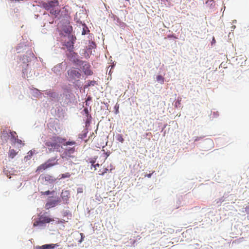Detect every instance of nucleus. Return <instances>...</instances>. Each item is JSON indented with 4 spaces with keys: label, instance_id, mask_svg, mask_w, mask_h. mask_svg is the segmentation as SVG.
Listing matches in <instances>:
<instances>
[{
    "label": "nucleus",
    "instance_id": "nucleus-21",
    "mask_svg": "<svg viewBox=\"0 0 249 249\" xmlns=\"http://www.w3.org/2000/svg\"><path fill=\"white\" fill-rule=\"evenodd\" d=\"M116 139L118 141L121 142V143H123L124 142V139L123 137V136L121 134H118L116 135Z\"/></svg>",
    "mask_w": 249,
    "mask_h": 249
},
{
    "label": "nucleus",
    "instance_id": "nucleus-29",
    "mask_svg": "<svg viewBox=\"0 0 249 249\" xmlns=\"http://www.w3.org/2000/svg\"><path fill=\"white\" fill-rule=\"evenodd\" d=\"M100 165L99 163L95 164L92 167H94L95 170L97 169V167H99Z\"/></svg>",
    "mask_w": 249,
    "mask_h": 249
},
{
    "label": "nucleus",
    "instance_id": "nucleus-32",
    "mask_svg": "<svg viewBox=\"0 0 249 249\" xmlns=\"http://www.w3.org/2000/svg\"><path fill=\"white\" fill-rule=\"evenodd\" d=\"M95 161L94 160H91L90 161V163H91V166H93L95 164Z\"/></svg>",
    "mask_w": 249,
    "mask_h": 249
},
{
    "label": "nucleus",
    "instance_id": "nucleus-10",
    "mask_svg": "<svg viewBox=\"0 0 249 249\" xmlns=\"http://www.w3.org/2000/svg\"><path fill=\"white\" fill-rule=\"evenodd\" d=\"M58 160H56V158H52L49 159L46 162L48 165H49V168L52 167L54 165H57Z\"/></svg>",
    "mask_w": 249,
    "mask_h": 249
},
{
    "label": "nucleus",
    "instance_id": "nucleus-5",
    "mask_svg": "<svg viewBox=\"0 0 249 249\" xmlns=\"http://www.w3.org/2000/svg\"><path fill=\"white\" fill-rule=\"evenodd\" d=\"M59 2L57 0H53L49 1L47 2H43L42 4V6L43 8L47 11H50L51 13V10L53 9V7H55V5H58Z\"/></svg>",
    "mask_w": 249,
    "mask_h": 249
},
{
    "label": "nucleus",
    "instance_id": "nucleus-30",
    "mask_svg": "<svg viewBox=\"0 0 249 249\" xmlns=\"http://www.w3.org/2000/svg\"><path fill=\"white\" fill-rule=\"evenodd\" d=\"M105 154V159H106L109 155V153H108L107 152V153H104Z\"/></svg>",
    "mask_w": 249,
    "mask_h": 249
},
{
    "label": "nucleus",
    "instance_id": "nucleus-12",
    "mask_svg": "<svg viewBox=\"0 0 249 249\" xmlns=\"http://www.w3.org/2000/svg\"><path fill=\"white\" fill-rule=\"evenodd\" d=\"M58 246L59 245L57 244H46L42 246L40 248L42 249H53Z\"/></svg>",
    "mask_w": 249,
    "mask_h": 249
},
{
    "label": "nucleus",
    "instance_id": "nucleus-36",
    "mask_svg": "<svg viewBox=\"0 0 249 249\" xmlns=\"http://www.w3.org/2000/svg\"><path fill=\"white\" fill-rule=\"evenodd\" d=\"M90 83H91V84H92V85H93V84H92V81H90Z\"/></svg>",
    "mask_w": 249,
    "mask_h": 249
},
{
    "label": "nucleus",
    "instance_id": "nucleus-38",
    "mask_svg": "<svg viewBox=\"0 0 249 249\" xmlns=\"http://www.w3.org/2000/svg\"><path fill=\"white\" fill-rule=\"evenodd\" d=\"M90 83H91V84H92V85H93V84H92V81H90Z\"/></svg>",
    "mask_w": 249,
    "mask_h": 249
},
{
    "label": "nucleus",
    "instance_id": "nucleus-18",
    "mask_svg": "<svg viewBox=\"0 0 249 249\" xmlns=\"http://www.w3.org/2000/svg\"><path fill=\"white\" fill-rule=\"evenodd\" d=\"M57 201L56 200H53L50 202H48L46 204V207L48 208L50 207H53L55 206V205L57 204Z\"/></svg>",
    "mask_w": 249,
    "mask_h": 249
},
{
    "label": "nucleus",
    "instance_id": "nucleus-22",
    "mask_svg": "<svg viewBox=\"0 0 249 249\" xmlns=\"http://www.w3.org/2000/svg\"><path fill=\"white\" fill-rule=\"evenodd\" d=\"M76 144V142L75 141H68L66 142L63 144L64 146L67 145H72Z\"/></svg>",
    "mask_w": 249,
    "mask_h": 249
},
{
    "label": "nucleus",
    "instance_id": "nucleus-9",
    "mask_svg": "<svg viewBox=\"0 0 249 249\" xmlns=\"http://www.w3.org/2000/svg\"><path fill=\"white\" fill-rule=\"evenodd\" d=\"M42 178L43 179H45V181H47L49 183H53L56 180V179L53 177L49 175H45L44 176H42Z\"/></svg>",
    "mask_w": 249,
    "mask_h": 249
},
{
    "label": "nucleus",
    "instance_id": "nucleus-6",
    "mask_svg": "<svg viewBox=\"0 0 249 249\" xmlns=\"http://www.w3.org/2000/svg\"><path fill=\"white\" fill-rule=\"evenodd\" d=\"M60 9L58 5H55V7H53V9H52L51 14L54 16L55 18L60 19L61 18V16L60 15Z\"/></svg>",
    "mask_w": 249,
    "mask_h": 249
},
{
    "label": "nucleus",
    "instance_id": "nucleus-20",
    "mask_svg": "<svg viewBox=\"0 0 249 249\" xmlns=\"http://www.w3.org/2000/svg\"><path fill=\"white\" fill-rule=\"evenodd\" d=\"M157 81L160 84H163L164 78L161 75H158L156 77Z\"/></svg>",
    "mask_w": 249,
    "mask_h": 249
},
{
    "label": "nucleus",
    "instance_id": "nucleus-24",
    "mask_svg": "<svg viewBox=\"0 0 249 249\" xmlns=\"http://www.w3.org/2000/svg\"><path fill=\"white\" fill-rule=\"evenodd\" d=\"M41 193L43 195H49L51 194V192L48 190L45 192H41Z\"/></svg>",
    "mask_w": 249,
    "mask_h": 249
},
{
    "label": "nucleus",
    "instance_id": "nucleus-1",
    "mask_svg": "<svg viewBox=\"0 0 249 249\" xmlns=\"http://www.w3.org/2000/svg\"><path fill=\"white\" fill-rule=\"evenodd\" d=\"M65 139L57 136H54L50 138L44 142L45 146L48 147L50 152L57 150L60 145L59 143H62L65 141Z\"/></svg>",
    "mask_w": 249,
    "mask_h": 249
},
{
    "label": "nucleus",
    "instance_id": "nucleus-2",
    "mask_svg": "<svg viewBox=\"0 0 249 249\" xmlns=\"http://www.w3.org/2000/svg\"><path fill=\"white\" fill-rule=\"evenodd\" d=\"M67 79L69 81H72L80 78L81 74L79 70L71 68L67 71Z\"/></svg>",
    "mask_w": 249,
    "mask_h": 249
},
{
    "label": "nucleus",
    "instance_id": "nucleus-7",
    "mask_svg": "<svg viewBox=\"0 0 249 249\" xmlns=\"http://www.w3.org/2000/svg\"><path fill=\"white\" fill-rule=\"evenodd\" d=\"M65 46L69 52L68 53V57H70L71 54H76L75 53L73 52V43L72 42H67Z\"/></svg>",
    "mask_w": 249,
    "mask_h": 249
},
{
    "label": "nucleus",
    "instance_id": "nucleus-13",
    "mask_svg": "<svg viewBox=\"0 0 249 249\" xmlns=\"http://www.w3.org/2000/svg\"><path fill=\"white\" fill-rule=\"evenodd\" d=\"M18 152H16L14 149L10 148L8 152V157L11 159H13L17 154Z\"/></svg>",
    "mask_w": 249,
    "mask_h": 249
},
{
    "label": "nucleus",
    "instance_id": "nucleus-37",
    "mask_svg": "<svg viewBox=\"0 0 249 249\" xmlns=\"http://www.w3.org/2000/svg\"><path fill=\"white\" fill-rule=\"evenodd\" d=\"M90 83H91V84H92V85H93V84H92V81H90Z\"/></svg>",
    "mask_w": 249,
    "mask_h": 249
},
{
    "label": "nucleus",
    "instance_id": "nucleus-33",
    "mask_svg": "<svg viewBox=\"0 0 249 249\" xmlns=\"http://www.w3.org/2000/svg\"><path fill=\"white\" fill-rule=\"evenodd\" d=\"M82 34L83 35H85V34H86V31L85 30V29H83V31H82Z\"/></svg>",
    "mask_w": 249,
    "mask_h": 249
},
{
    "label": "nucleus",
    "instance_id": "nucleus-26",
    "mask_svg": "<svg viewBox=\"0 0 249 249\" xmlns=\"http://www.w3.org/2000/svg\"><path fill=\"white\" fill-rule=\"evenodd\" d=\"M85 73L87 75H91L92 74V72L90 70H86L85 71Z\"/></svg>",
    "mask_w": 249,
    "mask_h": 249
},
{
    "label": "nucleus",
    "instance_id": "nucleus-14",
    "mask_svg": "<svg viewBox=\"0 0 249 249\" xmlns=\"http://www.w3.org/2000/svg\"><path fill=\"white\" fill-rule=\"evenodd\" d=\"M8 137H10L12 143H13V141H16V139L18 138L17 133L15 131H10V135Z\"/></svg>",
    "mask_w": 249,
    "mask_h": 249
},
{
    "label": "nucleus",
    "instance_id": "nucleus-8",
    "mask_svg": "<svg viewBox=\"0 0 249 249\" xmlns=\"http://www.w3.org/2000/svg\"><path fill=\"white\" fill-rule=\"evenodd\" d=\"M61 196L65 203H68L69 199L70 197V193L68 190L63 191Z\"/></svg>",
    "mask_w": 249,
    "mask_h": 249
},
{
    "label": "nucleus",
    "instance_id": "nucleus-34",
    "mask_svg": "<svg viewBox=\"0 0 249 249\" xmlns=\"http://www.w3.org/2000/svg\"><path fill=\"white\" fill-rule=\"evenodd\" d=\"M87 66V68H88V67H89V65H88H88H85V66Z\"/></svg>",
    "mask_w": 249,
    "mask_h": 249
},
{
    "label": "nucleus",
    "instance_id": "nucleus-25",
    "mask_svg": "<svg viewBox=\"0 0 249 249\" xmlns=\"http://www.w3.org/2000/svg\"><path fill=\"white\" fill-rule=\"evenodd\" d=\"M245 211L247 214H249V204L245 208Z\"/></svg>",
    "mask_w": 249,
    "mask_h": 249
},
{
    "label": "nucleus",
    "instance_id": "nucleus-17",
    "mask_svg": "<svg viewBox=\"0 0 249 249\" xmlns=\"http://www.w3.org/2000/svg\"><path fill=\"white\" fill-rule=\"evenodd\" d=\"M63 31L67 34H70L72 31V27L70 25H66L64 26Z\"/></svg>",
    "mask_w": 249,
    "mask_h": 249
},
{
    "label": "nucleus",
    "instance_id": "nucleus-27",
    "mask_svg": "<svg viewBox=\"0 0 249 249\" xmlns=\"http://www.w3.org/2000/svg\"><path fill=\"white\" fill-rule=\"evenodd\" d=\"M107 171H108V169L106 168L103 172H102L101 173H99V175L103 176L107 172Z\"/></svg>",
    "mask_w": 249,
    "mask_h": 249
},
{
    "label": "nucleus",
    "instance_id": "nucleus-19",
    "mask_svg": "<svg viewBox=\"0 0 249 249\" xmlns=\"http://www.w3.org/2000/svg\"><path fill=\"white\" fill-rule=\"evenodd\" d=\"M71 176V174L67 172L65 173H63L59 175L60 179H63L65 178H70Z\"/></svg>",
    "mask_w": 249,
    "mask_h": 249
},
{
    "label": "nucleus",
    "instance_id": "nucleus-35",
    "mask_svg": "<svg viewBox=\"0 0 249 249\" xmlns=\"http://www.w3.org/2000/svg\"><path fill=\"white\" fill-rule=\"evenodd\" d=\"M64 220H63V221H60V222H61V223H63V222H64Z\"/></svg>",
    "mask_w": 249,
    "mask_h": 249
},
{
    "label": "nucleus",
    "instance_id": "nucleus-3",
    "mask_svg": "<svg viewBox=\"0 0 249 249\" xmlns=\"http://www.w3.org/2000/svg\"><path fill=\"white\" fill-rule=\"evenodd\" d=\"M54 219L52 218H50L46 216L45 214L42 215H39L38 220L35 221L33 223L34 227L37 226H43L46 223H49L53 221Z\"/></svg>",
    "mask_w": 249,
    "mask_h": 249
},
{
    "label": "nucleus",
    "instance_id": "nucleus-16",
    "mask_svg": "<svg viewBox=\"0 0 249 249\" xmlns=\"http://www.w3.org/2000/svg\"><path fill=\"white\" fill-rule=\"evenodd\" d=\"M8 133L6 130H3L1 134L0 138L2 140H5V141H7V139L8 138Z\"/></svg>",
    "mask_w": 249,
    "mask_h": 249
},
{
    "label": "nucleus",
    "instance_id": "nucleus-28",
    "mask_svg": "<svg viewBox=\"0 0 249 249\" xmlns=\"http://www.w3.org/2000/svg\"><path fill=\"white\" fill-rule=\"evenodd\" d=\"M80 235H81V240H80V242H81L83 240V239H84V238L85 236H84V235L83 233H80Z\"/></svg>",
    "mask_w": 249,
    "mask_h": 249
},
{
    "label": "nucleus",
    "instance_id": "nucleus-4",
    "mask_svg": "<svg viewBox=\"0 0 249 249\" xmlns=\"http://www.w3.org/2000/svg\"><path fill=\"white\" fill-rule=\"evenodd\" d=\"M75 151L74 147L67 148L61 155V157L63 159L69 160L70 158H74V156L72 154Z\"/></svg>",
    "mask_w": 249,
    "mask_h": 249
},
{
    "label": "nucleus",
    "instance_id": "nucleus-31",
    "mask_svg": "<svg viewBox=\"0 0 249 249\" xmlns=\"http://www.w3.org/2000/svg\"><path fill=\"white\" fill-rule=\"evenodd\" d=\"M153 173V172L152 173L146 175H145V177H147L149 178H150L151 177V176H152Z\"/></svg>",
    "mask_w": 249,
    "mask_h": 249
},
{
    "label": "nucleus",
    "instance_id": "nucleus-23",
    "mask_svg": "<svg viewBox=\"0 0 249 249\" xmlns=\"http://www.w3.org/2000/svg\"><path fill=\"white\" fill-rule=\"evenodd\" d=\"M16 143L24 145V143H22V141L21 140L18 139V138L16 139V141H13V144H15Z\"/></svg>",
    "mask_w": 249,
    "mask_h": 249
},
{
    "label": "nucleus",
    "instance_id": "nucleus-39",
    "mask_svg": "<svg viewBox=\"0 0 249 249\" xmlns=\"http://www.w3.org/2000/svg\"><path fill=\"white\" fill-rule=\"evenodd\" d=\"M118 111H118V109H117V110H116V112H118Z\"/></svg>",
    "mask_w": 249,
    "mask_h": 249
},
{
    "label": "nucleus",
    "instance_id": "nucleus-15",
    "mask_svg": "<svg viewBox=\"0 0 249 249\" xmlns=\"http://www.w3.org/2000/svg\"><path fill=\"white\" fill-rule=\"evenodd\" d=\"M76 55H77V53H76L75 54H71V56L68 57L72 61L73 63L78 64L79 63L81 62V61L75 58Z\"/></svg>",
    "mask_w": 249,
    "mask_h": 249
},
{
    "label": "nucleus",
    "instance_id": "nucleus-11",
    "mask_svg": "<svg viewBox=\"0 0 249 249\" xmlns=\"http://www.w3.org/2000/svg\"><path fill=\"white\" fill-rule=\"evenodd\" d=\"M49 168V165H48L46 162H45L44 163H43L38 166V167L36 169V172H42L43 171Z\"/></svg>",
    "mask_w": 249,
    "mask_h": 249
}]
</instances>
